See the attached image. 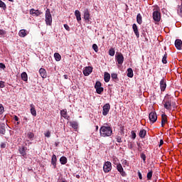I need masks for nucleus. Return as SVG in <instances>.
<instances>
[{
    "label": "nucleus",
    "mask_w": 182,
    "mask_h": 182,
    "mask_svg": "<svg viewBox=\"0 0 182 182\" xmlns=\"http://www.w3.org/2000/svg\"><path fill=\"white\" fill-rule=\"evenodd\" d=\"M100 133L102 137H109V136H112L113 131L110 127L102 126L100 129Z\"/></svg>",
    "instance_id": "1"
},
{
    "label": "nucleus",
    "mask_w": 182,
    "mask_h": 182,
    "mask_svg": "<svg viewBox=\"0 0 182 182\" xmlns=\"http://www.w3.org/2000/svg\"><path fill=\"white\" fill-rule=\"evenodd\" d=\"M6 116H4L2 119L0 121V134L4 135L6 133V129H8V124L6 122L8 119H6ZM2 120L4 122H2Z\"/></svg>",
    "instance_id": "2"
},
{
    "label": "nucleus",
    "mask_w": 182,
    "mask_h": 182,
    "mask_svg": "<svg viewBox=\"0 0 182 182\" xmlns=\"http://www.w3.org/2000/svg\"><path fill=\"white\" fill-rule=\"evenodd\" d=\"M152 16L155 22H160L161 20V13H160V8L159 6H156L154 9Z\"/></svg>",
    "instance_id": "3"
},
{
    "label": "nucleus",
    "mask_w": 182,
    "mask_h": 182,
    "mask_svg": "<svg viewBox=\"0 0 182 182\" xmlns=\"http://www.w3.org/2000/svg\"><path fill=\"white\" fill-rule=\"evenodd\" d=\"M46 23L48 26H52V14L49 9L46 11Z\"/></svg>",
    "instance_id": "4"
},
{
    "label": "nucleus",
    "mask_w": 182,
    "mask_h": 182,
    "mask_svg": "<svg viewBox=\"0 0 182 182\" xmlns=\"http://www.w3.org/2000/svg\"><path fill=\"white\" fill-rule=\"evenodd\" d=\"M115 59L118 63V65H123V62H124V57L123 56V54L117 53L115 55Z\"/></svg>",
    "instance_id": "5"
},
{
    "label": "nucleus",
    "mask_w": 182,
    "mask_h": 182,
    "mask_svg": "<svg viewBox=\"0 0 182 182\" xmlns=\"http://www.w3.org/2000/svg\"><path fill=\"white\" fill-rule=\"evenodd\" d=\"M149 119L152 124L156 123L157 122V114H156V112H151L149 115Z\"/></svg>",
    "instance_id": "6"
},
{
    "label": "nucleus",
    "mask_w": 182,
    "mask_h": 182,
    "mask_svg": "<svg viewBox=\"0 0 182 182\" xmlns=\"http://www.w3.org/2000/svg\"><path fill=\"white\" fill-rule=\"evenodd\" d=\"M103 170L105 173H109V171L112 170V163H110L109 161L105 162L103 166Z\"/></svg>",
    "instance_id": "7"
},
{
    "label": "nucleus",
    "mask_w": 182,
    "mask_h": 182,
    "mask_svg": "<svg viewBox=\"0 0 182 182\" xmlns=\"http://www.w3.org/2000/svg\"><path fill=\"white\" fill-rule=\"evenodd\" d=\"M164 107L165 109H166V110H171V99H168V100H165L164 101Z\"/></svg>",
    "instance_id": "8"
},
{
    "label": "nucleus",
    "mask_w": 182,
    "mask_h": 182,
    "mask_svg": "<svg viewBox=\"0 0 182 182\" xmlns=\"http://www.w3.org/2000/svg\"><path fill=\"white\" fill-rule=\"evenodd\" d=\"M92 72H93V68L90 66L85 67L83 70V75L85 76H89Z\"/></svg>",
    "instance_id": "9"
},
{
    "label": "nucleus",
    "mask_w": 182,
    "mask_h": 182,
    "mask_svg": "<svg viewBox=\"0 0 182 182\" xmlns=\"http://www.w3.org/2000/svg\"><path fill=\"white\" fill-rule=\"evenodd\" d=\"M109 110H110V105L109 104H105L103 106V109H102L103 116H107V114L109 113Z\"/></svg>",
    "instance_id": "10"
},
{
    "label": "nucleus",
    "mask_w": 182,
    "mask_h": 182,
    "mask_svg": "<svg viewBox=\"0 0 182 182\" xmlns=\"http://www.w3.org/2000/svg\"><path fill=\"white\" fill-rule=\"evenodd\" d=\"M30 15L32 16H39V15H42V11L39 10H35V9H31L30 10Z\"/></svg>",
    "instance_id": "11"
},
{
    "label": "nucleus",
    "mask_w": 182,
    "mask_h": 182,
    "mask_svg": "<svg viewBox=\"0 0 182 182\" xmlns=\"http://www.w3.org/2000/svg\"><path fill=\"white\" fill-rule=\"evenodd\" d=\"M83 12H84V19L85 21H87V22H89V21H90V12L89 11V9H85Z\"/></svg>",
    "instance_id": "12"
},
{
    "label": "nucleus",
    "mask_w": 182,
    "mask_h": 182,
    "mask_svg": "<svg viewBox=\"0 0 182 182\" xmlns=\"http://www.w3.org/2000/svg\"><path fill=\"white\" fill-rule=\"evenodd\" d=\"M117 169L120 173L121 176H122V177H126V176H127V174H126V172H124L123 166H122V164H118L117 166Z\"/></svg>",
    "instance_id": "13"
},
{
    "label": "nucleus",
    "mask_w": 182,
    "mask_h": 182,
    "mask_svg": "<svg viewBox=\"0 0 182 182\" xmlns=\"http://www.w3.org/2000/svg\"><path fill=\"white\" fill-rule=\"evenodd\" d=\"M167 87V84L166 83V80L163 78L160 81V88L161 92H164L166 90V88Z\"/></svg>",
    "instance_id": "14"
},
{
    "label": "nucleus",
    "mask_w": 182,
    "mask_h": 182,
    "mask_svg": "<svg viewBox=\"0 0 182 182\" xmlns=\"http://www.w3.org/2000/svg\"><path fill=\"white\" fill-rule=\"evenodd\" d=\"M60 116L61 117H63L64 119H66L67 120H69L70 119V117L68 116V109H64L60 111Z\"/></svg>",
    "instance_id": "15"
},
{
    "label": "nucleus",
    "mask_w": 182,
    "mask_h": 182,
    "mask_svg": "<svg viewBox=\"0 0 182 182\" xmlns=\"http://www.w3.org/2000/svg\"><path fill=\"white\" fill-rule=\"evenodd\" d=\"M175 46L178 50H181L182 48V41L180 39H176L175 41Z\"/></svg>",
    "instance_id": "16"
},
{
    "label": "nucleus",
    "mask_w": 182,
    "mask_h": 182,
    "mask_svg": "<svg viewBox=\"0 0 182 182\" xmlns=\"http://www.w3.org/2000/svg\"><path fill=\"white\" fill-rule=\"evenodd\" d=\"M132 29L136 38H140V33H139V28H137V25L136 23H134L132 25Z\"/></svg>",
    "instance_id": "17"
},
{
    "label": "nucleus",
    "mask_w": 182,
    "mask_h": 182,
    "mask_svg": "<svg viewBox=\"0 0 182 182\" xmlns=\"http://www.w3.org/2000/svg\"><path fill=\"white\" fill-rule=\"evenodd\" d=\"M26 35H28V31H26V29H21L18 32V36H20L21 38H25Z\"/></svg>",
    "instance_id": "18"
},
{
    "label": "nucleus",
    "mask_w": 182,
    "mask_h": 182,
    "mask_svg": "<svg viewBox=\"0 0 182 182\" xmlns=\"http://www.w3.org/2000/svg\"><path fill=\"white\" fill-rule=\"evenodd\" d=\"M30 107H31L30 112L32 116H33L34 117H36V109H35V105L33 104H31Z\"/></svg>",
    "instance_id": "19"
},
{
    "label": "nucleus",
    "mask_w": 182,
    "mask_h": 182,
    "mask_svg": "<svg viewBox=\"0 0 182 182\" xmlns=\"http://www.w3.org/2000/svg\"><path fill=\"white\" fill-rule=\"evenodd\" d=\"M39 73H40L41 77H43V79L46 78L48 76L46 75V70H45V68H40Z\"/></svg>",
    "instance_id": "20"
},
{
    "label": "nucleus",
    "mask_w": 182,
    "mask_h": 182,
    "mask_svg": "<svg viewBox=\"0 0 182 182\" xmlns=\"http://www.w3.org/2000/svg\"><path fill=\"white\" fill-rule=\"evenodd\" d=\"M166 123H167V115H166V114H161V127H164Z\"/></svg>",
    "instance_id": "21"
},
{
    "label": "nucleus",
    "mask_w": 182,
    "mask_h": 182,
    "mask_svg": "<svg viewBox=\"0 0 182 182\" xmlns=\"http://www.w3.org/2000/svg\"><path fill=\"white\" fill-rule=\"evenodd\" d=\"M19 153L23 157H26V149H25V146H22L20 147Z\"/></svg>",
    "instance_id": "22"
},
{
    "label": "nucleus",
    "mask_w": 182,
    "mask_h": 182,
    "mask_svg": "<svg viewBox=\"0 0 182 182\" xmlns=\"http://www.w3.org/2000/svg\"><path fill=\"white\" fill-rule=\"evenodd\" d=\"M56 161H58V159L56 155L53 154L51 159V164L53 166V168H56Z\"/></svg>",
    "instance_id": "23"
},
{
    "label": "nucleus",
    "mask_w": 182,
    "mask_h": 182,
    "mask_svg": "<svg viewBox=\"0 0 182 182\" xmlns=\"http://www.w3.org/2000/svg\"><path fill=\"white\" fill-rule=\"evenodd\" d=\"M75 16L76 17V19H77V22H79L80 21H82L80 11H79V10H75Z\"/></svg>",
    "instance_id": "24"
},
{
    "label": "nucleus",
    "mask_w": 182,
    "mask_h": 182,
    "mask_svg": "<svg viewBox=\"0 0 182 182\" xmlns=\"http://www.w3.org/2000/svg\"><path fill=\"white\" fill-rule=\"evenodd\" d=\"M136 22L139 25H141L143 23V17H141V14H138L136 16Z\"/></svg>",
    "instance_id": "25"
},
{
    "label": "nucleus",
    "mask_w": 182,
    "mask_h": 182,
    "mask_svg": "<svg viewBox=\"0 0 182 182\" xmlns=\"http://www.w3.org/2000/svg\"><path fill=\"white\" fill-rule=\"evenodd\" d=\"M146 134H147V131H146V129H141L139 131V137H141V139H144Z\"/></svg>",
    "instance_id": "26"
},
{
    "label": "nucleus",
    "mask_w": 182,
    "mask_h": 182,
    "mask_svg": "<svg viewBox=\"0 0 182 182\" xmlns=\"http://www.w3.org/2000/svg\"><path fill=\"white\" fill-rule=\"evenodd\" d=\"M104 80L106 82V83L110 81V74H109V73H105Z\"/></svg>",
    "instance_id": "27"
},
{
    "label": "nucleus",
    "mask_w": 182,
    "mask_h": 182,
    "mask_svg": "<svg viewBox=\"0 0 182 182\" xmlns=\"http://www.w3.org/2000/svg\"><path fill=\"white\" fill-rule=\"evenodd\" d=\"M70 124L71 127H73V129H74L75 130H77V126H79V124L77 122H70Z\"/></svg>",
    "instance_id": "28"
},
{
    "label": "nucleus",
    "mask_w": 182,
    "mask_h": 182,
    "mask_svg": "<svg viewBox=\"0 0 182 182\" xmlns=\"http://www.w3.org/2000/svg\"><path fill=\"white\" fill-rule=\"evenodd\" d=\"M27 137L28 139H29V140H33V139H35V134H33V132H28L27 133Z\"/></svg>",
    "instance_id": "29"
},
{
    "label": "nucleus",
    "mask_w": 182,
    "mask_h": 182,
    "mask_svg": "<svg viewBox=\"0 0 182 182\" xmlns=\"http://www.w3.org/2000/svg\"><path fill=\"white\" fill-rule=\"evenodd\" d=\"M54 58L56 62H59L62 59V56L60 55V54H59V53H55Z\"/></svg>",
    "instance_id": "30"
},
{
    "label": "nucleus",
    "mask_w": 182,
    "mask_h": 182,
    "mask_svg": "<svg viewBox=\"0 0 182 182\" xmlns=\"http://www.w3.org/2000/svg\"><path fill=\"white\" fill-rule=\"evenodd\" d=\"M21 79L24 82H26L28 80V74L26 72H23L21 73Z\"/></svg>",
    "instance_id": "31"
},
{
    "label": "nucleus",
    "mask_w": 182,
    "mask_h": 182,
    "mask_svg": "<svg viewBox=\"0 0 182 182\" xmlns=\"http://www.w3.org/2000/svg\"><path fill=\"white\" fill-rule=\"evenodd\" d=\"M60 162L61 164H66L68 163V159L66 156H62L60 158Z\"/></svg>",
    "instance_id": "32"
},
{
    "label": "nucleus",
    "mask_w": 182,
    "mask_h": 182,
    "mask_svg": "<svg viewBox=\"0 0 182 182\" xmlns=\"http://www.w3.org/2000/svg\"><path fill=\"white\" fill-rule=\"evenodd\" d=\"M127 76L128 77H133V69L132 68L127 69Z\"/></svg>",
    "instance_id": "33"
},
{
    "label": "nucleus",
    "mask_w": 182,
    "mask_h": 182,
    "mask_svg": "<svg viewBox=\"0 0 182 182\" xmlns=\"http://www.w3.org/2000/svg\"><path fill=\"white\" fill-rule=\"evenodd\" d=\"M152 177H153V171L151 170L149 172H148L146 175L147 180H151Z\"/></svg>",
    "instance_id": "34"
},
{
    "label": "nucleus",
    "mask_w": 182,
    "mask_h": 182,
    "mask_svg": "<svg viewBox=\"0 0 182 182\" xmlns=\"http://www.w3.org/2000/svg\"><path fill=\"white\" fill-rule=\"evenodd\" d=\"M162 63H164V65H166V63H167V53H165V54L164 55V56L162 58Z\"/></svg>",
    "instance_id": "35"
},
{
    "label": "nucleus",
    "mask_w": 182,
    "mask_h": 182,
    "mask_svg": "<svg viewBox=\"0 0 182 182\" xmlns=\"http://www.w3.org/2000/svg\"><path fill=\"white\" fill-rule=\"evenodd\" d=\"M178 14L180 15V16H182V4L178 6Z\"/></svg>",
    "instance_id": "36"
},
{
    "label": "nucleus",
    "mask_w": 182,
    "mask_h": 182,
    "mask_svg": "<svg viewBox=\"0 0 182 182\" xmlns=\"http://www.w3.org/2000/svg\"><path fill=\"white\" fill-rule=\"evenodd\" d=\"M0 8H2L4 11L6 9V4H5L2 0H0Z\"/></svg>",
    "instance_id": "37"
},
{
    "label": "nucleus",
    "mask_w": 182,
    "mask_h": 182,
    "mask_svg": "<svg viewBox=\"0 0 182 182\" xmlns=\"http://www.w3.org/2000/svg\"><path fill=\"white\" fill-rule=\"evenodd\" d=\"M95 89H96V92H97V93L98 95H101L102 92H103V90H104V88L102 87H100L95 88Z\"/></svg>",
    "instance_id": "38"
},
{
    "label": "nucleus",
    "mask_w": 182,
    "mask_h": 182,
    "mask_svg": "<svg viewBox=\"0 0 182 182\" xmlns=\"http://www.w3.org/2000/svg\"><path fill=\"white\" fill-rule=\"evenodd\" d=\"M99 87H102V82L97 81L95 85V89H97Z\"/></svg>",
    "instance_id": "39"
},
{
    "label": "nucleus",
    "mask_w": 182,
    "mask_h": 182,
    "mask_svg": "<svg viewBox=\"0 0 182 182\" xmlns=\"http://www.w3.org/2000/svg\"><path fill=\"white\" fill-rule=\"evenodd\" d=\"M92 49L96 53L99 52V47L96 44L92 45Z\"/></svg>",
    "instance_id": "40"
},
{
    "label": "nucleus",
    "mask_w": 182,
    "mask_h": 182,
    "mask_svg": "<svg viewBox=\"0 0 182 182\" xmlns=\"http://www.w3.org/2000/svg\"><path fill=\"white\" fill-rule=\"evenodd\" d=\"M109 55L110 56H114V48H111L109 50Z\"/></svg>",
    "instance_id": "41"
},
{
    "label": "nucleus",
    "mask_w": 182,
    "mask_h": 182,
    "mask_svg": "<svg viewBox=\"0 0 182 182\" xmlns=\"http://www.w3.org/2000/svg\"><path fill=\"white\" fill-rule=\"evenodd\" d=\"M6 35V31L2 29H0V36H5Z\"/></svg>",
    "instance_id": "42"
},
{
    "label": "nucleus",
    "mask_w": 182,
    "mask_h": 182,
    "mask_svg": "<svg viewBox=\"0 0 182 182\" xmlns=\"http://www.w3.org/2000/svg\"><path fill=\"white\" fill-rule=\"evenodd\" d=\"M131 134H132V139L134 140V139H136V131H132Z\"/></svg>",
    "instance_id": "43"
},
{
    "label": "nucleus",
    "mask_w": 182,
    "mask_h": 182,
    "mask_svg": "<svg viewBox=\"0 0 182 182\" xmlns=\"http://www.w3.org/2000/svg\"><path fill=\"white\" fill-rule=\"evenodd\" d=\"M4 112H5L4 105H2V104H0V114H2V113H4Z\"/></svg>",
    "instance_id": "44"
},
{
    "label": "nucleus",
    "mask_w": 182,
    "mask_h": 182,
    "mask_svg": "<svg viewBox=\"0 0 182 182\" xmlns=\"http://www.w3.org/2000/svg\"><path fill=\"white\" fill-rule=\"evenodd\" d=\"M141 159H142L144 163L146 162V154L144 153L141 154Z\"/></svg>",
    "instance_id": "45"
},
{
    "label": "nucleus",
    "mask_w": 182,
    "mask_h": 182,
    "mask_svg": "<svg viewBox=\"0 0 182 182\" xmlns=\"http://www.w3.org/2000/svg\"><path fill=\"white\" fill-rule=\"evenodd\" d=\"M1 149H5L6 147V142H2L0 144Z\"/></svg>",
    "instance_id": "46"
},
{
    "label": "nucleus",
    "mask_w": 182,
    "mask_h": 182,
    "mask_svg": "<svg viewBox=\"0 0 182 182\" xmlns=\"http://www.w3.org/2000/svg\"><path fill=\"white\" fill-rule=\"evenodd\" d=\"M0 87H1V88L5 87V82H4V81H0Z\"/></svg>",
    "instance_id": "47"
},
{
    "label": "nucleus",
    "mask_w": 182,
    "mask_h": 182,
    "mask_svg": "<svg viewBox=\"0 0 182 182\" xmlns=\"http://www.w3.org/2000/svg\"><path fill=\"white\" fill-rule=\"evenodd\" d=\"M121 134H124V127H120Z\"/></svg>",
    "instance_id": "48"
},
{
    "label": "nucleus",
    "mask_w": 182,
    "mask_h": 182,
    "mask_svg": "<svg viewBox=\"0 0 182 182\" xmlns=\"http://www.w3.org/2000/svg\"><path fill=\"white\" fill-rule=\"evenodd\" d=\"M64 28L66 31H70V27H69L68 24H64Z\"/></svg>",
    "instance_id": "49"
},
{
    "label": "nucleus",
    "mask_w": 182,
    "mask_h": 182,
    "mask_svg": "<svg viewBox=\"0 0 182 182\" xmlns=\"http://www.w3.org/2000/svg\"><path fill=\"white\" fill-rule=\"evenodd\" d=\"M6 66H5V64L0 63V68L1 69H5Z\"/></svg>",
    "instance_id": "50"
},
{
    "label": "nucleus",
    "mask_w": 182,
    "mask_h": 182,
    "mask_svg": "<svg viewBox=\"0 0 182 182\" xmlns=\"http://www.w3.org/2000/svg\"><path fill=\"white\" fill-rule=\"evenodd\" d=\"M44 134H45L46 137H50V132H49V131H48Z\"/></svg>",
    "instance_id": "51"
},
{
    "label": "nucleus",
    "mask_w": 182,
    "mask_h": 182,
    "mask_svg": "<svg viewBox=\"0 0 182 182\" xmlns=\"http://www.w3.org/2000/svg\"><path fill=\"white\" fill-rule=\"evenodd\" d=\"M138 176L139 180H143V176H141V173L140 171L138 172Z\"/></svg>",
    "instance_id": "52"
},
{
    "label": "nucleus",
    "mask_w": 182,
    "mask_h": 182,
    "mask_svg": "<svg viewBox=\"0 0 182 182\" xmlns=\"http://www.w3.org/2000/svg\"><path fill=\"white\" fill-rule=\"evenodd\" d=\"M163 144H164V141H163V139H161L160 144H159V147H161V146H163Z\"/></svg>",
    "instance_id": "53"
},
{
    "label": "nucleus",
    "mask_w": 182,
    "mask_h": 182,
    "mask_svg": "<svg viewBox=\"0 0 182 182\" xmlns=\"http://www.w3.org/2000/svg\"><path fill=\"white\" fill-rule=\"evenodd\" d=\"M137 146H139L138 151H141V146H140V144H137Z\"/></svg>",
    "instance_id": "54"
},
{
    "label": "nucleus",
    "mask_w": 182,
    "mask_h": 182,
    "mask_svg": "<svg viewBox=\"0 0 182 182\" xmlns=\"http://www.w3.org/2000/svg\"><path fill=\"white\" fill-rule=\"evenodd\" d=\"M14 120L16 121V122H18V120H19V118L18 117V116H14Z\"/></svg>",
    "instance_id": "55"
},
{
    "label": "nucleus",
    "mask_w": 182,
    "mask_h": 182,
    "mask_svg": "<svg viewBox=\"0 0 182 182\" xmlns=\"http://www.w3.org/2000/svg\"><path fill=\"white\" fill-rule=\"evenodd\" d=\"M117 140L118 143H122V138L118 137V138H117Z\"/></svg>",
    "instance_id": "56"
},
{
    "label": "nucleus",
    "mask_w": 182,
    "mask_h": 182,
    "mask_svg": "<svg viewBox=\"0 0 182 182\" xmlns=\"http://www.w3.org/2000/svg\"><path fill=\"white\" fill-rule=\"evenodd\" d=\"M64 78H65V79H69V76H68V75H64Z\"/></svg>",
    "instance_id": "57"
},
{
    "label": "nucleus",
    "mask_w": 182,
    "mask_h": 182,
    "mask_svg": "<svg viewBox=\"0 0 182 182\" xmlns=\"http://www.w3.org/2000/svg\"><path fill=\"white\" fill-rule=\"evenodd\" d=\"M111 77H112V79H114V73H112V74L111 75Z\"/></svg>",
    "instance_id": "58"
},
{
    "label": "nucleus",
    "mask_w": 182,
    "mask_h": 182,
    "mask_svg": "<svg viewBox=\"0 0 182 182\" xmlns=\"http://www.w3.org/2000/svg\"><path fill=\"white\" fill-rule=\"evenodd\" d=\"M55 147H58V146H59V142H55Z\"/></svg>",
    "instance_id": "59"
},
{
    "label": "nucleus",
    "mask_w": 182,
    "mask_h": 182,
    "mask_svg": "<svg viewBox=\"0 0 182 182\" xmlns=\"http://www.w3.org/2000/svg\"><path fill=\"white\" fill-rule=\"evenodd\" d=\"M114 79H117V74H114Z\"/></svg>",
    "instance_id": "60"
},
{
    "label": "nucleus",
    "mask_w": 182,
    "mask_h": 182,
    "mask_svg": "<svg viewBox=\"0 0 182 182\" xmlns=\"http://www.w3.org/2000/svg\"><path fill=\"white\" fill-rule=\"evenodd\" d=\"M76 178H80V176L76 175Z\"/></svg>",
    "instance_id": "61"
},
{
    "label": "nucleus",
    "mask_w": 182,
    "mask_h": 182,
    "mask_svg": "<svg viewBox=\"0 0 182 182\" xmlns=\"http://www.w3.org/2000/svg\"><path fill=\"white\" fill-rule=\"evenodd\" d=\"M99 129L98 126H96V130H97Z\"/></svg>",
    "instance_id": "62"
},
{
    "label": "nucleus",
    "mask_w": 182,
    "mask_h": 182,
    "mask_svg": "<svg viewBox=\"0 0 182 182\" xmlns=\"http://www.w3.org/2000/svg\"><path fill=\"white\" fill-rule=\"evenodd\" d=\"M10 2H14V0H9Z\"/></svg>",
    "instance_id": "63"
},
{
    "label": "nucleus",
    "mask_w": 182,
    "mask_h": 182,
    "mask_svg": "<svg viewBox=\"0 0 182 182\" xmlns=\"http://www.w3.org/2000/svg\"><path fill=\"white\" fill-rule=\"evenodd\" d=\"M62 182H66V181H63Z\"/></svg>",
    "instance_id": "64"
}]
</instances>
